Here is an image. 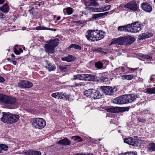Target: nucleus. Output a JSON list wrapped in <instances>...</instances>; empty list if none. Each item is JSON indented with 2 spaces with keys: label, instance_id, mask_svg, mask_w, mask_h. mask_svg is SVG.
Returning <instances> with one entry per match:
<instances>
[{
  "label": "nucleus",
  "instance_id": "obj_27",
  "mask_svg": "<svg viewBox=\"0 0 155 155\" xmlns=\"http://www.w3.org/2000/svg\"><path fill=\"white\" fill-rule=\"evenodd\" d=\"M93 51L97 53H99L103 55H106L107 54V52L103 51L102 48H94L93 49Z\"/></svg>",
  "mask_w": 155,
  "mask_h": 155
},
{
  "label": "nucleus",
  "instance_id": "obj_15",
  "mask_svg": "<svg viewBox=\"0 0 155 155\" xmlns=\"http://www.w3.org/2000/svg\"><path fill=\"white\" fill-rule=\"evenodd\" d=\"M91 98L94 99H98L102 96L101 94L98 91L92 89Z\"/></svg>",
  "mask_w": 155,
  "mask_h": 155
},
{
  "label": "nucleus",
  "instance_id": "obj_28",
  "mask_svg": "<svg viewBox=\"0 0 155 155\" xmlns=\"http://www.w3.org/2000/svg\"><path fill=\"white\" fill-rule=\"evenodd\" d=\"M46 68L48 69L49 71H54L56 69V67L51 64H48V65L46 67Z\"/></svg>",
  "mask_w": 155,
  "mask_h": 155
},
{
  "label": "nucleus",
  "instance_id": "obj_48",
  "mask_svg": "<svg viewBox=\"0 0 155 155\" xmlns=\"http://www.w3.org/2000/svg\"><path fill=\"white\" fill-rule=\"evenodd\" d=\"M137 120L139 122H143L145 121V120L142 117H139L137 118Z\"/></svg>",
  "mask_w": 155,
  "mask_h": 155
},
{
  "label": "nucleus",
  "instance_id": "obj_7",
  "mask_svg": "<svg viewBox=\"0 0 155 155\" xmlns=\"http://www.w3.org/2000/svg\"><path fill=\"white\" fill-rule=\"evenodd\" d=\"M74 80L78 79L80 80L94 81L95 80V76L90 74H78L74 76Z\"/></svg>",
  "mask_w": 155,
  "mask_h": 155
},
{
  "label": "nucleus",
  "instance_id": "obj_17",
  "mask_svg": "<svg viewBox=\"0 0 155 155\" xmlns=\"http://www.w3.org/2000/svg\"><path fill=\"white\" fill-rule=\"evenodd\" d=\"M125 44L127 45L132 43L135 41V39L131 36L125 37Z\"/></svg>",
  "mask_w": 155,
  "mask_h": 155
},
{
  "label": "nucleus",
  "instance_id": "obj_60",
  "mask_svg": "<svg viewBox=\"0 0 155 155\" xmlns=\"http://www.w3.org/2000/svg\"><path fill=\"white\" fill-rule=\"evenodd\" d=\"M81 155H93L90 154H83L81 153Z\"/></svg>",
  "mask_w": 155,
  "mask_h": 155
},
{
  "label": "nucleus",
  "instance_id": "obj_33",
  "mask_svg": "<svg viewBox=\"0 0 155 155\" xmlns=\"http://www.w3.org/2000/svg\"><path fill=\"white\" fill-rule=\"evenodd\" d=\"M30 155H41V152L38 151H35L30 150Z\"/></svg>",
  "mask_w": 155,
  "mask_h": 155
},
{
  "label": "nucleus",
  "instance_id": "obj_36",
  "mask_svg": "<svg viewBox=\"0 0 155 155\" xmlns=\"http://www.w3.org/2000/svg\"><path fill=\"white\" fill-rule=\"evenodd\" d=\"M69 48H74L75 49L80 50L81 49V47L79 45H76L75 44H72L69 47Z\"/></svg>",
  "mask_w": 155,
  "mask_h": 155
},
{
  "label": "nucleus",
  "instance_id": "obj_53",
  "mask_svg": "<svg viewBox=\"0 0 155 155\" xmlns=\"http://www.w3.org/2000/svg\"><path fill=\"white\" fill-rule=\"evenodd\" d=\"M5 15L3 14L0 12V18H4Z\"/></svg>",
  "mask_w": 155,
  "mask_h": 155
},
{
  "label": "nucleus",
  "instance_id": "obj_5",
  "mask_svg": "<svg viewBox=\"0 0 155 155\" xmlns=\"http://www.w3.org/2000/svg\"><path fill=\"white\" fill-rule=\"evenodd\" d=\"M31 122L33 127L36 129H42L46 125L45 121L42 118H34L32 119Z\"/></svg>",
  "mask_w": 155,
  "mask_h": 155
},
{
  "label": "nucleus",
  "instance_id": "obj_22",
  "mask_svg": "<svg viewBox=\"0 0 155 155\" xmlns=\"http://www.w3.org/2000/svg\"><path fill=\"white\" fill-rule=\"evenodd\" d=\"M148 149L150 151H155V143H149L148 145Z\"/></svg>",
  "mask_w": 155,
  "mask_h": 155
},
{
  "label": "nucleus",
  "instance_id": "obj_54",
  "mask_svg": "<svg viewBox=\"0 0 155 155\" xmlns=\"http://www.w3.org/2000/svg\"><path fill=\"white\" fill-rule=\"evenodd\" d=\"M75 86L76 87H78V86H81L82 85V84L81 83H77L76 84H75Z\"/></svg>",
  "mask_w": 155,
  "mask_h": 155
},
{
  "label": "nucleus",
  "instance_id": "obj_14",
  "mask_svg": "<svg viewBox=\"0 0 155 155\" xmlns=\"http://www.w3.org/2000/svg\"><path fill=\"white\" fill-rule=\"evenodd\" d=\"M57 143L62 146H66L70 145L71 143V141L68 139L65 138L59 140Z\"/></svg>",
  "mask_w": 155,
  "mask_h": 155
},
{
  "label": "nucleus",
  "instance_id": "obj_30",
  "mask_svg": "<svg viewBox=\"0 0 155 155\" xmlns=\"http://www.w3.org/2000/svg\"><path fill=\"white\" fill-rule=\"evenodd\" d=\"M8 146L4 144H0V153H1L3 150L7 151L8 150Z\"/></svg>",
  "mask_w": 155,
  "mask_h": 155
},
{
  "label": "nucleus",
  "instance_id": "obj_38",
  "mask_svg": "<svg viewBox=\"0 0 155 155\" xmlns=\"http://www.w3.org/2000/svg\"><path fill=\"white\" fill-rule=\"evenodd\" d=\"M67 66L60 65L59 67L60 69L62 71H65L68 70Z\"/></svg>",
  "mask_w": 155,
  "mask_h": 155
},
{
  "label": "nucleus",
  "instance_id": "obj_43",
  "mask_svg": "<svg viewBox=\"0 0 155 155\" xmlns=\"http://www.w3.org/2000/svg\"><path fill=\"white\" fill-rule=\"evenodd\" d=\"M143 57L144 58L148 59L150 61L152 60L153 59L152 57L151 56L148 55H144Z\"/></svg>",
  "mask_w": 155,
  "mask_h": 155
},
{
  "label": "nucleus",
  "instance_id": "obj_10",
  "mask_svg": "<svg viewBox=\"0 0 155 155\" xmlns=\"http://www.w3.org/2000/svg\"><path fill=\"white\" fill-rule=\"evenodd\" d=\"M124 7L133 11H137L139 9L138 5L135 1L129 2L124 5Z\"/></svg>",
  "mask_w": 155,
  "mask_h": 155
},
{
  "label": "nucleus",
  "instance_id": "obj_35",
  "mask_svg": "<svg viewBox=\"0 0 155 155\" xmlns=\"http://www.w3.org/2000/svg\"><path fill=\"white\" fill-rule=\"evenodd\" d=\"M61 95V92H56L52 93L51 96L56 98L60 99Z\"/></svg>",
  "mask_w": 155,
  "mask_h": 155
},
{
  "label": "nucleus",
  "instance_id": "obj_34",
  "mask_svg": "<svg viewBox=\"0 0 155 155\" xmlns=\"http://www.w3.org/2000/svg\"><path fill=\"white\" fill-rule=\"evenodd\" d=\"M147 92L150 94H155V87L148 88L146 89Z\"/></svg>",
  "mask_w": 155,
  "mask_h": 155
},
{
  "label": "nucleus",
  "instance_id": "obj_51",
  "mask_svg": "<svg viewBox=\"0 0 155 155\" xmlns=\"http://www.w3.org/2000/svg\"><path fill=\"white\" fill-rule=\"evenodd\" d=\"M5 81L4 78L0 76V82H3Z\"/></svg>",
  "mask_w": 155,
  "mask_h": 155
},
{
  "label": "nucleus",
  "instance_id": "obj_63",
  "mask_svg": "<svg viewBox=\"0 0 155 155\" xmlns=\"http://www.w3.org/2000/svg\"><path fill=\"white\" fill-rule=\"evenodd\" d=\"M9 108L10 109L14 108L15 107L13 106H10L9 107Z\"/></svg>",
  "mask_w": 155,
  "mask_h": 155
},
{
  "label": "nucleus",
  "instance_id": "obj_44",
  "mask_svg": "<svg viewBox=\"0 0 155 155\" xmlns=\"http://www.w3.org/2000/svg\"><path fill=\"white\" fill-rule=\"evenodd\" d=\"M46 28L44 26H39L38 27H37L35 28L36 30H46Z\"/></svg>",
  "mask_w": 155,
  "mask_h": 155
},
{
  "label": "nucleus",
  "instance_id": "obj_45",
  "mask_svg": "<svg viewBox=\"0 0 155 155\" xmlns=\"http://www.w3.org/2000/svg\"><path fill=\"white\" fill-rule=\"evenodd\" d=\"M61 95L60 97V99L63 98H67L68 96L64 93H63L62 92H61Z\"/></svg>",
  "mask_w": 155,
  "mask_h": 155
},
{
  "label": "nucleus",
  "instance_id": "obj_4",
  "mask_svg": "<svg viewBox=\"0 0 155 155\" xmlns=\"http://www.w3.org/2000/svg\"><path fill=\"white\" fill-rule=\"evenodd\" d=\"M59 40L58 38L46 42L48 43L45 45L46 52L48 54H52L54 52V48L58 45Z\"/></svg>",
  "mask_w": 155,
  "mask_h": 155
},
{
  "label": "nucleus",
  "instance_id": "obj_40",
  "mask_svg": "<svg viewBox=\"0 0 155 155\" xmlns=\"http://www.w3.org/2000/svg\"><path fill=\"white\" fill-rule=\"evenodd\" d=\"M66 11L68 15L71 14L73 13V9L71 7H68L66 8Z\"/></svg>",
  "mask_w": 155,
  "mask_h": 155
},
{
  "label": "nucleus",
  "instance_id": "obj_2",
  "mask_svg": "<svg viewBox=\"0 0 155 155\" xmlns=\"http://www.w3.org/2000/svg\"><path fill=\"white\" fill-rule=\"evenodd\" d=\"M137 98L133 94L125 95L117 97L112 100L113 103L118 104H123L132 102Z\"/></svg>",
  "mask_w": 155,
  "mask_h": 155
},
{
  "label": "nucleus",
  "instance_id": "obj_20",
  "mask_svg": "<svg viewBox=\"0 0 155 155\" xmlns=\"http://www.w3.org/2000/svg\"><path fill=\"white\" fill-rule=\"evenodd\" d=\"M129 26H130L128 24L125 26H120L118 27L117 29L119 31H124L129 32Z\"/></svg>",
  "mask_w": 155,
  "mask_h": 155
},
{
  "label": "nucleus",
  "instance_id": "obj_41",
  "mask_svg": "<svg viewBox=\"0 0 155 155\" xmlns=\"http://www.w3.org/2000/svg\"><path fill=\"white\" fill-rule=\"evenodd\" d=\"M87 6L88 5H87V6L85 8V9H87L90 12H94L95 8H94L92 7H90L88 6Z\"/></svg>",
  "mask_w": 155,
  "mask_h": 155
},
{
  "label": "nucleus",
  "instance_id": "obj_37",
  "mask_svg": "<svg viewBox=\"0 0 155 155\" xmlns=\"http://www.w3.org/2000/svg\"><path fill=\"white\" fill-rule=\"evenodd\" d=\"M71 138L74 139V140L77 141L78 142L82 141L83 140L81 138L78 136H73Z\"/></svg>",
  "mask_w": 155,
  "mask_h": 155
},
{
  "label": "nucleus",
  "instance_id": "obj_50",
  "mask_svg": "<svg viewBox=\"0 0 155 155\" xmlns=\"http://www.w3.org/2000/svg\"><path fill=\"white\" fill-rule=\"evenodd\" d=\"M14 52L15 54L17 55L19 54H20V52L16 49L14 50Z\"/></svg>",
  "mask_w": 155,
  "mask_h": 155
},
{
  "label": "nucleus",
  "instance_id": "obj_3",
  "mask_svg": "<svg viewBox=\"0 0 155 155\" xmlns=\"http://www.w3.org/2000/svg\"><path fill=\"white\" fill-rule=\"evenodd\" d=\"M2 117L1 120L4 123L8 124H13L16 122L18 120L19 116L8 112H2Z\"/></svg>",
  "mask_w": 155,
  "mask_h": 155
},
{
  "label": "nucleus",
  "instance_id": "obj_25",
  "mask_svg": "<svg viewBox=\"0 0 155 155\" xmlns=\"http://www.w3.org/2000/svg\"><path fill=\"white\" fill-rule=\"evenodd\" d=\"M92 89H89L84 91V94L87 97L91 98Z\"/></svg>",
  "mask_w": 155,
  "mask_h": 155
},
{
  "label": "nucleus",
  "instance_id": "obj_59",
  "mask_svg": "<svg viewBox=\"0 0 155 155\" xmlns=\"http://www.w3.org/2000/svg\"><path fill=\"white\" fill-rule=\"evenodd\" d=\"M137 68H130V70L131 71H136L137 70Z\"/></svg>",
  "mask_w": 155,
  "mask_h": 155
},
{
  "label": "nucleus",
  "instance_id": "obj_16",
  "mask_svg": "<svg viewBox=\"0 0 155 155\" xmlns=\"http://www.w3.org/2000/svg\"><path fill=\"white\" fill-rule=\"evenodd\" d=\"M106 110L107 112L112 113H118L121 110L120 107L113 106L106 109Z\"/></svg>",
  "mask_w": 155,
  "mask_h": 155
},
{
  "label": "nucleus",
  "instance_id": "obj_11",
  "mask_svg": "<svg viewBox=\"0 0 155 155\" xmlns=\"http://www.w3.org/2000/svg\"><path fill=\"white\" fill-rule=\"evenodd\" d=\"M100 87L101 91L106 95H111L114 92V89L112 87L104 86H101Z\"/></svg>",
  "mask_w": 155,
  "mask_h": 155
},
{
  "label": "nucleus",
  "instance_id": "obj_9",
  "mask_svg": "<svg viewBox=\"0 0 155 155\" xmlns=\"http://www.w3.org/2000/svg\"><path fill=\"white\" fill-rule=\"evenodd\" d=\"M124 142L127 144L134 146H138V144L139 143V140L137 136L132 137L126 138L124 139Z\"/></svg>",
  "mask_w": 155,
  "mask_h": 155
},
{
  "label": "nucleus",
  "instance_id": "obj_55",
  "mask_svg": "<svg viewBox=\"0 0 155 155\" xmlns=\"http://www.w3.org/2000/svg\"><path fill=\"white\" fill-rule=\"evenodd\" d=\"M12 63L13 64L16 65L17 64V62L16 61H12Z\"/></svg>",
  "mask_w": 155,
  "mask_h": 155
},
{
  "label": "nucleus",
  "instance_id": "obj_42",
  "mask_svg": "<svg viewBox=\"0 0 155 155\" xmlns=\"http://www.w3.org/2000/svg\"><path fill=\"white\" fill-rule=\"evenodd\" d=\"M137 152H127L124 153V155H137Z\"/></svg>",
  "mask_w": 155,
  "mask_h": 155
},
{
  "label": "nucleus",
  "instance_id": "obj_1",
  "mask_svg": "<svg viewBox=\"0 0 155 155\" xmlns=\"http://www.w3.org/2000/svg\"><path fill=\"white\" fill-rule=\"evenodd\" d=\"M85 37L87 39L91 41H97L104 38L105 35L104 32L102 31L89 30L86 33Z\"/></svg>",
  "mask_w": 155,
  "mask_h": 155
},
{
  "label": "nucleus",
  "instance_id": "obj_23",
  "mask_svg": "<svg viewBox=\"0 0 155 155\" xmlns=\"http://www.w3.org/2000/svg\"><path fill=\"white\" fill-rule=\"evenodd\" d=\"M108 13V12H107L105 13L95 14L93 15L92 17L93 18L96 19L102 17Z\"/></svg>",
  "mask_w": 155,
  "mask_h": 155
},
{
  "label": "nucleus",
  "instance_id": "obj_6",
  "mask_svg": "<svg viewBox=\"0 0 155 155\" xmlns=\"http://www.w3.org/2000/svg\"><path fill=\"white\" fill-rule=\"evenodd\" d=\"M0 101L6 104L13 105L16 102L15 97L0 94Z\"/></svg>",
  "mask_w": 155,
  "mask_h": 155
},
{
  "label": "nucleus",
  "instance_id": "obj_64",
  "mask_svg": "<svg viewBox=\"0 0 155 155\" xmlns=\"http://www.w3.org/2000/svg\"><path fill=\"white\" fill-rule=\"evenodd\" d=\"M11 56H12V57H13V58H15V55L13 54H12L11 55Z\"/></svg>",
  "mask_w": 155,
  "mask_h": 155
},
{
  "label": "nucleus",
  "instance_id": "obj_61",
  "mask_svg": "<svg viewBox=\"0 0 155 155\" xmlns=\"http://www.w3.org/2000/svg\"><path fill=\"white\" fill-rule=\"evenodd\" d=\"M7 60L8 61H10V62H11V61H12V60H11V59H10V58H8L7 59Z\"/></svg>",
  "mask_w": 155,
  "mask_h": 155
},
{
  "label": "nucleus",
  "instance_id": "obj_56",
  "mask_svg": "<svg viewBox=\"0 0 155 155\" xmlns=\"http://www.w3.org/2000/svg\"><path fill=\"white\" fill-rule=\"evenodd\" d=\"M153 75H152L150 76V80L151 81H153V78H152Z\"/></svg>",
  "mask_w": 155,
  "mask_h": 155
},
{
  "label": "nucleus",
  "instance_id": "obj_39",
  "mask_svg": "<svg viewBox=\"0 0 155 155\" xmlns=\"http://www.w3.org/2000/svg\"><path fill=\"white\" fill-rule=\"evenodd\" d=\"M111 5H110L102 6L101 7L103 12L108 10L109 9Z\"/></svg>",
  "mask_w": 155,
  "mask_h": 155
},
{
  "label": "nucleus",
  "instance_id": "obj_47",
  "mask_svg": "<svg viewBox=\"0 0 155 155\" xmlns=\"http://www.w3.org/2000/svg\"><path fill=\"white\" fill-rule=\"evenodd\" d=\"M30 150H28L27 151H23L22 153V154H26L27 155H30Z\"/></svg>",
  "mask_w": 155,
  "mask_h": 155
},
{
  "label": "nucleus",
  "instance_id": "obj_46",
  "mask_svg": "<svg viewBox=\"0 0 155 155\" xmlns=\"http://www.w3.org/2000/svg\"><path fill=\"white\" fill-rule=\"evenodd\" d=\"M103 12L102 7L100 8H95V12Z\"/></svg>",
  "mask_w": 155,
  "mask_h": 155
},
{
  "label": "nucleus",
  "instance_id": "obj_21",
  "mask_svg": "<svg viewBox=\"0 0 155 155\" xmlns=\"http://www.w3.org/2000/svg\"><path fill=\"white\" fill-rule=\"evenodd\" d=\"M133 77V75L131 74H124L121 76V78L123 80H130L132 79Z\"/></svg>",
  "mask_w": 155,
  "mask_h": 155
},
{
  "label": "nucleus",
  "instance_id": "obj_12",
  "mask_svg": "<svg viewBox=\"0 0 155 155\" xmlns=\"http://www.w3.org/2000/svg\"><path fill=\"white\" fill-rule=\"evenodd\" d=\"M141 9L147 12H150L152 10V8L150 5L146 2L142 3L141 5Z\"/></svg>",
  "mask_w": 155,
  "mask_h": 155
},
{
  "label": "nucleus",
  "instance_id": "obj_24",
  "mask_svg": "<svg viewBox=\"0 0 155 155\" xmlns=\"http://www.w3.org/2000/svg\"><path fill=\"white\" fill-rule=\"evenodd\" d=\"M90 3L86 2L85 5L87 6H96L98 5V3L96 2V0H91Z\"/></svg>",
  "mask_w": 155,
  "mask_h": 155
},
{
  "label": "nucleus",
  "instance_id": "obj_52",
  "mask_svg": "<svg viewBox=\"0 0 155 155\" xmlns=\"http://www.w3.org/2000/svg\"><path fill=\"white\" fill-rule=\"evenodd\" d=\"M46 30H51L54 31H55L56 30V29L54 28H46Z\"/></svg>",
  "mask_w": 155,
  "mask_h": 155
},
{
  "label": "nucleus",
  "instance_id": "obj_29",
  "mask_svg": "<svg viewBox=\"0 0 155 155\" xmlns=\"http://www.w3.org/2000/svg\"><path fill=\"white\" fill-rule=\"evenodd\" d=\"M25 88H30L33 85L32 83L26 81H24Z\"/></svg>",
  "mask_w": 155,
  "mask_h": 155
},
{
  "label": "nucleus",
  "instance_id": "obj_8",
  "mask_svg": "<svg viewBox=\"0 0 155 155\" xmlns=\"http://www.w3.org/2000/svg\"><path fill=\"white\" fill-rule=\"evenodd\" d=\"M130 26H128L129 32L136 33L140 31L142 28L141 25L138 22H136L133 24H129Z\"/></svg>",
  "mask_w": 155,
  "mask_h": 155
},
{
  "label": "nucleus",
  "instance_id": "obj_62",
  "mask_svg": "<svg viewBox=\"0 0 155 155\" xmlns=\"http://www.w3.org/2000/svg\"><path fill=\"white\" fill-rule=\"evenodd\" d=\"M61 18V17L60 16H58V17L57 18V20H59Z\"/></svg>",
  "mask_w": 155,
  "mask_h": 155
},
{
  "label": "nucleus",
  "instance_id": "obj_18",
  "mask_svg": "<svg viewBox=\"0 0 155 155\" xmlns=\"http://www.w3.org/2000/svg\"><path fill=\"white\" fill-rule=\"evenodd\" d=\"M9 6L8 5L5 3L0 7V10L4 13H7L9 11Z\"/></svg>",
  "mask_w": 155,
  "mask_h": 155
},
{
  "label": "nucleus",
  "instance_id": "obj_57",
  "mask_svg": "<svg viewBox=\"0 0 155 155\" xmlns=\"http://www.w3.org/2000/svg\"><path fill=\"white\" fill-rule=\"evenodd\" d=\"M4 0H0V4H2L4 3Z\"/></svg>",
  "mask_w": 155,
  "mask_h": 155
},
{
  "label": "nucleus",
  "instance_id": "obj_32",
  "mask_svg": "<svg viewBox=\"0 0 155 155\" xmlns=\"http://www.w3.org/2000/svg\"><path fill=\"white\" fill-rule=\"evenodd\" d=\"M18 86L21 88H25L24 80H20L18 83Z\"/></svg>",
  "mask_w": 155,
  "mask_h": 155
},
{
  "label": "nucleus",
  "instance_id": "obj_19",
  "mask_svg": "<svg viewBox=\"0 0 155 155\" xmlns=\"http://www.w3.org/2000/svg\"><path fill=\"white\" fill-rule=\"evenodd\" d=\"M151 37L150 35L147 32L144 33L138 36V38L139 40H143Z\"/></svg>",
  "mask_w": 155,
  "mask_h": 155
},
{
  "label": "nucleus",
  "instance_id": "obj_26",
  "mask_svg": "<svg viewBox=\"0 0 155 155\" xmlns=\"http://www.w3.org/2000/svg\"><path fill=\"white\" fill-rule=\"evenodd\" d=\"M62 60L68 62H71L74 60V57L72 55H69L68 57L62 58Z\"/></svg>",
  "mask_w": 155,
  "mask_h": 155
},
{
  "label": "nucleus",
  "instance_id": "obj_13",
  "mask_svg": "<svg viewBox=\"0 0 155 155\" xmlns=\"http://www.w3.org/2000/svg\"><path fill=\"white\" fill-rule=\"evenodd\" d=\"M125 37L114 38L112 39L110 44H117L120 45H124L125 44Z\"/></svg>",
  "mask_w": 155,
  "mask_h": 155
},
{
  "label": "nucleus",
  "instance_id": "obj_49",
  "mask_svg": "<svg viewBox=\"0 0 155 155\" xmlns=\"http://www.w3.org/2000/svg\"><path fill=\"white\" fill-rule=\"evenodd\" d=\"M120 109H121V111H127L128 110V109L127 107H124V108H121L120 107Z\"/></svg>",
  "mask_w": 155,
  "mask_h": 155
},
{
  "label": "nucleus",
  "instance_id": "obj_31",
  "mask_svg": "<svg viewBox=\"0 0 155 155\" xmlns=\"http://www.w3.org/2000/svg\"><path fill=\"white\" fill-rule=\"evenodd\" d=\"M95 67L99 69H101L103 68V64L100 61L97 62L95 63Z\"/></svg>",
  "mask_w": 155,
  "mask_h": 155
},
{
  "label": "nucleus",
  "instance_id": "obj_58",
  "mask_svg": "<svg viewBox=\"0 0 155 155\" xmlns=\"http://www.w3.org/2000/svg\"><path fill=\"white\" fill-rule=\"evenodd\" d=\"M77 24L78 25H80L81 24V22L79 21H76Z\"/></svg>",
  "mask_w": 155,
  "mask_h": 155
}]
</instances>
